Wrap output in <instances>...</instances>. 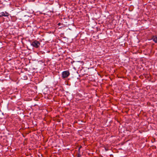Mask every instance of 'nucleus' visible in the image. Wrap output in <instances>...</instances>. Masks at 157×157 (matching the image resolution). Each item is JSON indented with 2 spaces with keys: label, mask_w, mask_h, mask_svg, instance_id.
Wrapping results in <instances>:
<instances>
[{
  "label": "nucleus",
  "mask_w": 157,
  "mask_h": 157,
  "mask_svg": "<svg viewBox=\"0 0 157 157\" xmlns=\"http://www.w3.org/2000/svg\"><path fill=\"white\" fill-rule=\"evenodd\" d=\"M70 75L69 72L68 71H64L62 73V77L63 78H67Z\"/></svg>",
  "instance_id": "nucleus-2"
},
{
  "label": "nucleus",
  "mask_w": 157,
  "mask_h": 157,
  "mask_svg": "<svg viewBox=\"0 0 157 157\" xmlns=\"http://www.w3.org/2000/svg\"><path fill=\"white\" fill-rule=\"evenodd\" d=\"M82 147V146H80V147L79 148H80V149Z\"/></svg>",
  "instance_id": "nucleus-7"
},
{
  "label": "nucleus",
  "mask_w": 157,
  "mask_h": 157,
  "mask_svg": "<svg viewBox=\"0 0 157 157\" xmlns=\"http://www.w3.org/2000/svg\"><path fill=\"white\" fill-rule=\"evenodd\" d=\"M152 39L155 43H157V36H153Z\"/></svg>",
  "instance_id": "nucleus-4"
},
{
  "label": "nucleus",
  "mask_w": 157,
  "mask_h": 157,
  "mask_svg": "<svg viewBox=\"0 0 157 157\" xmlns=\"http://www.w3.org/2000/svg\"><path fill=\"white\" fill-rule=\"evenodd\" d=\"M59 24H60V23H59V24H58V25H59Z\"/></svg>",
  "instance_id": "nucleus-8"
},
{
  "label": "nucleus",
  "mask_w": 157,
  "mask_h": 157,
  "mask_svg": "<svg viewBox=\"0 0 157 157\" xmlns=\"http://www.w3.org/2000/svg\"><path fill=\"white\" fill-rule=\"evenodd\" d=\"M9 15V14L8 13L5 11V12H3L0 13V17H8Z\"/></svg>",
  "instance_id": "nucleus-3"
},
{
  "label": "nucleus",
  "mask_w": 157,
  "mask_h": 157,
  "mask_svg": "<svg viewBox=\"0 0 157 157\" xmlns=\"http://www.w3.org/2000/svg\"><path fill=\"white\" fill-rule=\"evenodd\" d=\"M77 157H82L81 155H80V154H77Z\"/></svg>",
  "instance_id": "nucleus-5"
},
{
  "label": "nucleus",
  "mask_w": 157,
  "mask_h": 157,
  "mask_svg": "<svg viewBox=\"0 0 157 157\" xmlns=\"http://www.w3.org/2000/svg\"><path fill=\"white\" fill-rule=\"evenodd\" d=\"M40 44V43L39 41L35 40L31 43V45L36 48H38L39 47Z\"/></svg>",
  "instance_id": "nucleus-1"
},
{
  "label": "nucleus",
  "mask_w": 157,
  "mask_h": 157,
  "mask_svg": "<svg viewBox=\"0 0 157 157\" xmlns=\"http://www.w3.org/2000/svg\"><path fill=\"white\" fill-rule=\"evenodd\" d=\"M77 154H80V148H79L78 149V152Z\"/></svg>",
  "instance_id": "nucleus-6"
}]
</instances>
